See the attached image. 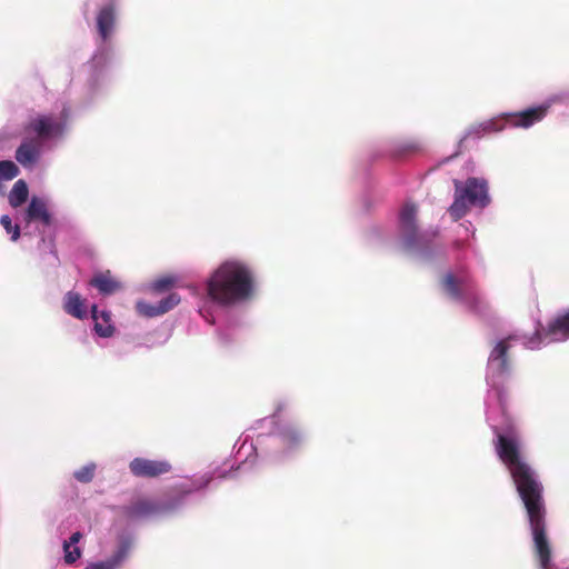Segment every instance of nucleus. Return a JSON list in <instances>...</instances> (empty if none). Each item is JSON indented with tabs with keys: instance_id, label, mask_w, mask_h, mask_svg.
I'll use <instances>...</instances> for the list:
<instances>
[{
	"instance_id": "1",
	"label": "nucleus",
	"mask_w": 569,
	"mask_h": 569,
	"mask_svg": "<svg viewBox=\"0 0 569 569\" xmlns=\"http://www.w3.org/2000/svg\"><path fill=\"white\" fill-rule=\"evenodd\" d=\"M495 448L507 467L523 503L532 536L533 551L541 569H550L551 547L547 536V507L543 486L535 469L525 460L513 437L497 433Z\"/></svg>"
},
{
	"instance_id": "2",
	"label": "nucleus",
	"mask_w": 569,
	"mask_h": 569,
	"mask_svg": "<svg viewBox=\"0 0 569 569\" xmlns=\"http://www.w3.org/2000/svg\"><path fill=\"white\" fill-rule=\"evenodd\" d=\"M254 289L252 270L238 260L222 262L208 278V297L220 306H231L248 300Z\"/></svg>"
},
{
	"instance_id": "3",
	"label": "nucleus",
	"mask_w": 569,
	"mask_h": 569,
	"mask_svg": "<svg viewBox=\"0 0 569 569\" xmlns=\"http://www.w3.org/2000/svg\"><path fill=\"white\" fill-rule=\"evenodd\" d=\"M547 114V107L539 106L520 112L503 113L471 127L469 134L480 138L485 134L502 131L507 126L529 128L541 121Z\"/></svg>"
},
{
	"instance_id": "4",
	"label": "nucleus",
	"mask_w": 569,
	"mask_h": 569,
	"mask_svg": "<svg viewBox=\"0 0 569 569\" xmlns=\"http://www.w3.org/2000/svg\"><path fill=\"white\" fill-rule=\"evenodd\" d=\"M455 200L449 207V213L455 221L467 214L471 206L486 207L489 203L487 182L478 178H468L462 184L455 180Z\"/></svg>"
},
{
	"instance_id": "5",
	"label": "nucleus",
	"mask_w": 569,
	"mask_h": 569,
	"mask_svg": "<svg viewBox=\"0 0 569 569\" xmlns=\"http://www.w3.org/2000/svg\"><path fill=\"white\" fill-rule=\"evenodd\" d=\"M442 286L446 292L456 300H463L475 312H482L487 309V303L475 291L473 281L461 270L458 274L448 272L442 279Z\"/></svg>"
},
{
	"instance_id": "6",
	"label": "nucleus",
	"mask_w": 569,
	"mask_h": 569,
	"mask_svg": "<svg viewBox=\"0 0 569 569\" xmlns=\"http://www.w3.org/2000/svg\"><path fill=\"white\" fill-rule=\"evenodd\" d=\"M512 337H508L499 340L493 349L491 350L488 362L487 371L488 379L492 381V386L497 388L498 379L509 375L511 370V362L509 358L510 340Z\"/></svg>"
},
{
	"instance_id": "7",
	"label": "nucleus",
	"mask_w": 569,
	"mask_h": 569,
	"mask_svg": "<svg viewBox=\"0 0 569 569\" xmlns=\"http://www.w3.org/2000/svg\"><path fill=\"white\" fill-rule=\"evenodd\" d=\"M28 133H34V139H40L41 142L59 137L64 131V123L53 114H41L31 119L24 127Z\"/></svg>"
},
{
	"instance_id": "8",
	"label": "nucleus",
	"mask_w": 569,
	"mask_h": 569,
	"mask_svg": "<svg viewBox=\"0 0 569 569\" xmlns=\"http://www.w3.org/2000/svg\"><path fill=\"white\" fill-rule=\"evenodd\" d=\"M539 342H556L569 339V310L550 320L546 327L536 331Z\"/></svg>"
},
{
	"instance_id": "9",
	"label": "nucleus",
	"mask_w": 569,
	"mask_h": 569,
	"mask_svg": "<svg viewBox=\"0 0 569 569\" xmlns=\"http://www.w3.org/2000/svg\"><path fill=\"white\" fill-rule=\"evenodd\" d=\"M130 472L140 478H157L171 471L172 466L167 460L134 458L129 463Z\"/></svg>"
},
{
	"instance_id": "10",
	"label": "nucleus",
	"mask_w": 569,
	"mask_h": 569,
	"mask_svg": "<svg viewBox=\"0 0 569 569\" xmlns=\"http://www.w3.org/2000/svg\"><path fill=\"white\" fill-rule=\"evenodd\" d=\"M42 151L40 139L26 138L16 150V160L23 168H32L39 161Z\"/></svg>"
},
{
	"instance_id": "11",
	"label": "nucleus",
	"mask_w": 569,
	"mask_h": 569,
	"mask_svg": "<svg viewBox=\"0 0 569 569\" xmlns=\"http://www.w3.org/2000/svg\"><path fill=\"white\" fill-rule=\"evenodd\" d=\"M418 208L415 203H407L400 212V228L408 246H412L417 236V217Z\"/></svg>"
},
{
	"instance_id": "12",
	"label": "nucleus",
	"mask_w": 569,
	"mask_h": 569,
	"mask_svg": "<svg viewBox=\"0 0 569 569\" xmlns=\"http://www.w3.org/2000/svg\"><path fill=\"white\" fill-rule=\"evenodd\" d=\"M87 300L79 292L68 291L63 297V310L69 316L82 320L87 318Z\"/></svg>"
},
{
	"instance_id": "13",
	"label": "nucleus",
	"mask_w": 569,
	"mask_h": 569,
	"mask_svg": "<svg viewBox=\"0 0 569 569\" xmlns=\"http://www.w3.org/2000/svg\"><path fill=\"white\" fill-rule=\"evenodd\" d=\"M116 23V11L112 4L102 7L97 16V28L103 41L108 40Z\"/></svg>"
},
{
	"instance_id": "14",
	"label": "nucleus",
	"mask_w": 569,
	"mask_h": 569,
	"mask_svg": "<svg viewBox=\"0 0 569 569\" xmlns=\"http://www.w3.org/2000/svg\"><path fill=\"white\" fill-rule=\"evenodd\" d=\"M91 317L94 321V331L99 337L109 338L114 333L109 311H99L96 305L91 306Z\"/></svg>"
},
{
	"instance_id": "15",
	"label": "nucleus",
	"mask_w": 569,
	"mask_h": 569,
	"mask_svg": "<svg viewBox=\"0 0 569 569\" xmlns=\"http://www.w3.org/2000/svg\"><path fill=\"white\" fill-rule=\"evenodd\" d=\"M89 283L91 287L98 289L99 292L104 296L112 295L121 289L120 282H118L111 277L110 271L99 272L94 274Z\"/></svg>"
},
{
	"instance_id": "16",
	"label": "nucleus",
	"mask_w": 569,
	"mask_h": 569,
	"mask_svg": "<svg viewBox=\"0 0 569 569\" xmlns=\"http://www.w3.org/2000/svg\"><path fill=\"white\" fill-rule=\"evenodd\" d=\"M160 509V506L152 500L139 499L126 508V513L129 517L141 518L156 515Z\"/></svg>"
},
{
	"instance_id": "17",
	"label": "nucleus",
	"mask_w": 569,
	"mask_h": 569,
	"mask_svg": "<svg viewBox=\"0 0 569 569\" xmlns=\"http://www.w3.org/2000/svg\"><path fill=\"white\" fill-rule=\"evenodd\" d=\"M27 219L29 221L40 220L46 226H50L52 221L47 203L38 197H32L27 209Z\"/></svg>"
},
{
	"instance_id": "18",
	"label": "nucleus",
	"mask_w": 569,
	"mask_h": 569,
	"mask_svg": "<svg viewBox=\"0 0 569 569\" xmlns=\"http://www.w3.org/2000/svg\"><path fill=\"white\" fill-rule=\"evenodd\" d=\"M129 555V546L122 543L107 560L89 565L86 569H118Z\"/></svg>"
},
{
	"instance_id": "19",
	"label": "nucleus",
	"mask_w": 569,
	"mask_h": 569,
	"mask_svg": "<svg viewBox=\"0 0 569 569\" xmlns=\"http://www.w3.org/2000/svg\"><path fill=\"white\" fill-rule=\"evenodd\" d=\"M29 196V189L24 180L20 179L14 182L10 193H9V203L13 208H18L22 206Z\"/></svg>"
},
{
	"instance_id": "20",
	"label": "nucleus",
	"mask_w": 569,
	"mask_h": 569,
	"mask_svg": "<svg viewBox=\"0 0 569 569\" xmlns=\"http://www.w3.org/2000/svg\"><path fill=\"white\" fill-rule=\"evenodd\" d=\"M19 174V168L10 160L0 161V180H12Z\"/></svg>"
},
{
	"instance_id": "21",
	"label": "nucleus",
	"mask_w": 569,
	"mask_h": 569,
	"mask_svg": "<svg viewBox=\"0 0 569 569\" xmlns=\"http://www.w3.org/2000/svg\"><path fill=\"white\" fill-rule=\"evenodd\" d=\"M181 301V298L178 293L171 292L166 298L159 301L158 303V312H160V316L170 311L176 306H178Z\"/></svg>"
},
{
	"instance_id": "22",
	"label": "nucleus",
	"mask_w": 569,
	"mask_h": 569,
	"mask_svg": "<svg viewBox=\"0 0 569 569\" xmlns=\"http://www.w3.org/2000/svg\"><path fill=\"white\" fill-rule=\"evenodd\" d=\"M96 472V465L89 463L83 466L73 473V477L81 483H89L92 481Z\"/></svg>"
},
{
	"instance_id": "23",
	"label": "nucleus",
	"mask_w": 569,
	"mask_h": 569,
	"mask_svg": "<svg viewBox=\"0 0 569 569\" xmlns=\"http://www.w3.org/2000/svg\"><path fill=\"white\" fill-rule=\"evenodd\" d=\"M176 279L171 276L162 277L151 283V289L156 292H163L173 287Z\"/></svg>"
},
{
	"instance_id": "24",
	"label": "nucleus",
	"mask_w": 569,
	"mask_h": 569,
	"mask_svg": "<svg viewBox=\"0 0 569 569\" xmlns=\"http://www.w3.org/2000/svg\"><path fill=\"white\" fill-rule=\"evenodd\" d=\"M136 308L137 311L144 317L152 318L160 316V312H158V305H150L144 301H138Z\"/></svg>"
},
{
	"instance_id": "25",
	"label": "nucleus",
	"mask_w": 569,
	"mask_h": 569,
	"mask_svg": "<svg viewBox=\"0 0 569 569\" xmlns=\"http://www.w3.org/2000/svg\"><path fill=\"white\" fill-rule=\"evenodd\" d=\"M0 222L8 233H11V240L17 241L20 237V228L17 224H12V220L9 216L4 214L1 217Z\"/></svg>"
},
{
	"instance_id": "26",
	"label": "nucleus",
	"mask_w": 569,
	"mask_h": 569,
	"mask_svg": "<svg viewBox=\"0 0 569 569\" xmlns=\"http://www.w3.org/2000/svg\"><path fill=\"white\" fill-rule=\"evenodd\" d=\"M64 562L68 565L74 563L81 557V550L79 547L71 549L70 543H63Z\"/></svg>"
},
{
	"instance_id": "27",
	"label": "nucleus",
	"mask_w": 569,
	"mask_h": 569,
	"mask_svg": "<svg viewBox=\"0 0 569 569\" xmlns=\"http://www.w3.org/2000/svg\"><path fill=\"white\" fill-rule=\"evenodd\" d=\"M417 150H419V144L416 142H406L402 146H400L399 152L400 153H413Z\"/></svg>"
},
{
	"instance_id": "28",
	"label": "nucleus",
	"mask_w": 569,
	"mask_h": 569,
	"mask_svg": "<svg viewBox=\"0 0 569 569\" xmlns=\"http://www.w3.org/2000/svg\"><path fill=\"white\" fill-rule=\"evenodd\" d=\"M81 538H82V535L79 531H77V532L72 533L71 537L69 538V540L64 541L63 543H70V546H72V545L78 543Z\"/></svg>"
},
{
	"instance_id": "29",
	"label": "nucleus",
	"mask_w": 569,
	"mask_h": 569,
	"mask_svg": "<svg viewBox=\"0 0 569 569\" xmlns=\"http://www.w3.org/2000/svg\"><path fill=\"white\" fill-rule=\"evenodd\" d=\"M453 247L457 248V249H460V248L463 247V242L462 241H455Z\"/></svg>"
}]
</instances>
